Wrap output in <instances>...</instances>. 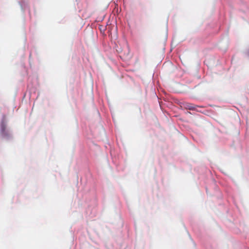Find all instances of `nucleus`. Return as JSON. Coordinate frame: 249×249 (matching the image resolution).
<instances>
[{"label": "nucleus", "instance_id": "f03ea898", "mask_svg": "<svg viewBox=\"0 0 249 249\" xmlns=\"http://www.w3.org/2000/svg\"><path fill=\"white\" fill-rule=\"evenodd\" d=\"M189 109H193L192 107H189Z\"/></svg>", "mask_w": 249, "mask_h": 249}, {"label": "nucleus", "instance_id": "f257e3e1", "mask_svg": "<svg viewBox=\"0 0 249 249\" xmlns=\"http://www.w3.org/2000/svg\"><path fill=\"white\" fill-rule=\"evenodd\" d=\"M6 125L4 124L3 122H2L1 124V134L2 135L4 136L7 135V133L6 131Z\"/></svg>", "mask_w": 249, "mask_h": 249}]
</instances>
